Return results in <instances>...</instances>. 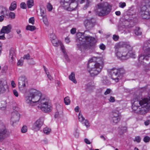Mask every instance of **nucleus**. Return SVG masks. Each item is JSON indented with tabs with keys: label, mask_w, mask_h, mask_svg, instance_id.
Segmentation results:
<instances>
[{
	"label": "nucleus",
	"mask_w": 150,
	"mask_h": 150,
	"mask_svg": "<svg viewBox=\"0 0 150 150\" xmlns=\"http://www.w3.org/2000/svg\"><path fill=\"white\" fill-rule=\"evenodd\" d=\"M62 115V111H57L55 112L54 117L55 118H59L61 117Z\"/></svg>",
	"instance_id": "obj_30"
},
{
	"label": "nucleus",
	"mask_w": 150,
	"mask_h": 150,
	"mask_svg": "<svg viewBox=\"0 0 150 150\" xmlns=\"http://www.w3.org/2000/svg\"><path fill=\"white\" fill-rule=\"evenodd\" d=\"M111 91V90L109 88H108L104 93V94L105 95L109 94Z\"/></svg>",
	"instance_id": "obj_50"
},
{
	"label": "nucleus",
	"mask_w": 150,
	"mask_h": 150,
	"mask_svg": "<svg viewBox=\"0 0 150 150\" xmlns=\"http://www.w3.org/2000/svg\"><path fill=\"white\" fill-rule=\"evenodd\" d=\"M141 139V137L139 136H137L135 137V139L134 141H140Z\"/></svg>",
	"instance_id": "obj_58"
},
{
	"label": "nucleus",
	"mask_w": 150,
	"mask_h": 150,
	"mask_svg": "<svg viewBox=\"0 0 150 150\" xmlns=\"http://www.w3.org/2000/svg\"><path fill=\"white\" fill-rule=\"evenodd\" d=\"M15 14L14 13L11 12L9 13L8 12L5 16V17L8 18H11V19H14L15 18Z\"/></svg>",
	"instance_id": "obj_24"
},
{
	"label": "nucleus",
	"mask_w": 150,
	"mask_h": 150,
	"mask_svg": "<svg viewBox=\"0 0 150 150\" xmlns=\"http://www.w3.org/2000/svg\"><path fill=\"white\" fill-rule=\"evenodd\" d=\"M115 53L119 59L125 60L130 57L135 58V52L132 51L133 48L127 42H120L116 44L115 46Z\"/></svg>",
	"instance_id": "obj_2"
},
{
	"label": "nucleus",
	"mask_w": 150,
	"mask_h": 150,
	"mask_svg": "<svg viewBox=\"0 0 150 150\" xmlns=\"http://www.w3.org/2000/svg\"><path fill=\"white\" fill-rule=\"evenodd\" d=\"M47 7L48 10L49 11H51L52 9V6L51 4L50 3H48Z\"/></svg>",
	"instance_id": "obj_40"
},
{
	"label": "nucleus",
	"mask_w": 150,
	"mask_h": 150,
	"mask_svg": "<svg viewBox=\"0 0 150 150\" xmlns=\"http://www.w3.org/2000/svg\"><path fill=\"white\" fill-rule=\"evenodd\" d=\"M9 57L13 61L16 57V54L14 49H11L10 50Z\"/></svg>",
	"instance_id": "obj_22"
},
{
	"label": "nucleus",
	"mask_w": 150,
	"mask_h": 150,
	"mask_svg": "<svg viewBox=\"0 0 150 150\" xmlns=\"http://www.w3.org/2000/svg\"><path fill=\"white\" fill-rule=\"evenodd\" d=\"M84 24L86 29L89 30L92 29L96 24V20L93 18L87 19L84 21Z\"/></svg>",
	"instance_id": "obj_13"
},
{
	"label": "nucleus",
	"mask_w": 150,
	"mask_h": 150,
	"mask_svg": "<svg viewBox=\"0 0 150 150\" xmlns=\"http://www.w3.org/2000/svg\"><path fill=\"white\" fill-rule=\"evenodd\" d=\"M109 120L113 125L117 124L120 120V115L118 111H114L110 114Z\"/></svg>",
	"instance_id": "obj_11"
},
{
	"label": "nucleus",
	"mask_w": 150,
	"mask_h": 150,
	"mask_svg": "<svg viewBox=\"0 0 150 150\" xmlns=\"http://www.w3.org/2000/svg\"><path fill=\"white\" fill-rule=\"evenodd\" d=\"M65 41L67 43H69L70 42L69 38L68 37L66 38L65 39Z\"/></svg>",
	"instance_id": "obj_59"
},
{
	"label": "nucleus",
	"mask_w": 150,
	"mask_h": 150,
	"mask_svg": "<svg viewBox=\"0 0 150 150\" xmlns=\"http://www.w3.org/2000/svg\"><path fill=\"white\" fill-rule=\"evenodd\" d=\"M91 2L89 0H86V4L85 5L83 9L85 10L90 5Z\"/></svg>",
	"instance_id": "obj_34"
},
{
	"label": "nucleus",
	"mask_w": 150,
	"mask_h": 150,
	"mask_svg": "<svg viewBox=\"0 0 150 150\" xmlns=\"http://www.w3.org/2000/svg\"><path fill=\"white\" fill-rule=\"evenodd\" d=\"M43 21L45 25L47 26L49 25V23L46 16L42 17Z\"/></svg>",
	"instance_id": "obj_33"
},
{
	"label": "nucleus",
	"mask_w": 150,
	"mask_h": 150,
	"mask_svg": "<svg viewBox=\"0 0 150 150\" xmlns=\"http://www.w3.org/2000/svg\"><path fill=\"white\" fill-rule=\"evenodd\" d=\"M126 6V4L125 2H120L119 4V6L122 8H124Z\"/></svg>",
	"instance_id": "obj_43"
},
{
	"label": "nucleus",
	"mask_w": 150,
	"mask_h": 150,
	"mask_svg": "<svg viewBox=\"0 0 150 150\" xmlns=\"http://www.w3.org/2000/svg\"><path fill=\"white\" fill-rule=\"evenodd\" d=\"M60 3L62 7L69 11L74 10L78 5L76 1H61Z\"/></svg>",
	"instance_id": "obj_8"
},
{
	"label": "nucleus",
	"mask_w": 150,
	"mask_h": 150,
	"mask_svg": "<svg viewBox=\"0 0 150 150\" xmlns=\"http://www.w3.org/2000/svg\"><path fill=\"white\" fill-rule=\"evenodd\" d=\"M64 102L66 105H68L70 104V100L68 97H67L64 98Z\"/></svg>",
	"instance_id": "obj_35"
},
{
	"label": "nucleus",
	"mask_w": 150,
	"mask_h": 150,
	"mask_svg": "<svg viewBox=\"0 0 150 150\" xmlns=\"http://www.w3.org/2000/svg\"><path fill=\"white\" fill-rule=\"evenodd\" d=\"M150 123V121L149 120H147L144 122V124L146 126L148 125Z\"/></svg>",
	"instance_id": "obj_56"
},
{
	"label": "nucleus",
	"mask_w": 150,
	"mask_h": 150,
	"mask_svg": "<svg viewBox=\"0 0 150 150\" xmlns=\"http://www.w3.org/2000/svg\"><path fill=\"white\" fill-rule=\"evenodd\" d=\"M69 79L73 81L74 83H77V81L75 79V75L74 72H72L69 76Z\"/></svg>",
	"instance_id": "obj_25"
},
{
	"label": "nucleus",
	"mask_w": 150,
	"mask_h": 150,
	"mask_svg": "<svg viewBox=\"0 0 150 150\" xmlns=\"http://www.w3.org/2000/svg\"><path fill=\"white\" fill-rule=\"evenodd\" d=\"M150 140V137L148 136L145 137L143 139V141H149Z\"/></svg>",
	"instance_id": "obj_55"
},
{
	"label": "nucleus",
	"mask_w": 150,
	"mask_h": 150,
	"mask_svg": "<svg viewBox=\"0 0 150 150\" xmlns=\"http://www.w3.org/2000/svg\"><path fill=\"white\" fill-rule=\"evenodd\" d=\"M103 61L100 57H93L89 61L88 67L90 69L89 72L91 76L97 75L103 68Z\"/></svg>",
	"instance_id": "obj_5"
},
{
	"label": "nucleus",
	"mask_w": 150,
	"mask_h": 150,
	"mask_svg": "<svg viewBox=\"0 0 150 150\" xmlns=\"http://www.w3.org/2000/svg\"><path fill=\"white\" fill-rule=\"evenodd\" d=\"M27 4L28 8H31L34 5L33 0H28L27 2Z\"/></svg>",
	"instance_id": "obj_27"
},
{
	"label": "nucleus",
	"mask_w": 150,
	"mask_h": 150,
	"mask_svg": "<svg viewBox=\"0 0 150 150\" xmlns=\"http://www.w3.org/2000/svg\"><path fill=\"white\" fill-rule=\"evenodd\" d=\"M102 83L105 84H107L108 83V80L107 79V77L106 76H103L102 77Z\"/></svg>",
	"instance_id": "obj_36"
},
{
	"label": "nucleus",
	"mask_w": 150,
	"mask_h": 150,
	"mask_svg": "<svg viewBox=\"0 0 150 150\" xmlns=\"http://www.w3.org/2000/svg\"><path fill=\"white\" fill-rule=\"evenodd\" d=\"M11 85L12 87L14 88L16 86V84L14 81H12L11 82Z\"/></svg>",
	"instance_id": "obj_57"
},
{
	"label": "nucleus",
	"mask_w": 150,
	"mask_h": 150,
	"mask_svg": "<svg viewBox=\"0 0 150 150\" xmlns=\"http://www.w3.org/2000/svg\"><path fill=\"white\" fill-rule=\"evenodd\" d=\"M6 39L5 37H4V34H3L2 35L0 36V39L1 40H5Z\"/></svg>",
	"instance_id": "obj_61"
},
{
	"label": "nucleus",
	"mask_w": 150,
	"mask_h": 150,
	"mask_svg": "<svg viewBox=\"0 0 150 150\" xmlns=\"http://www.w3.org/2000/svg\"><path fill=\"white\" fill-rule=\"evenodd\" d=\"M111 9V6L108 3L105 2L98 4L96 12L99 16H104L108 14Z\"/></svg>",
	"instance_id": "obj_7"
},
{
	"label": "nucleus",
	"mask_w": 150,
	"mask_h": 150,
	"mask_svg": "<svg viewBox=\"0 0 150 150\" xmlns=\"http://www.w3.org/2000/svg\"><path fill=\"white\" fill-rule=\"evenodd\" d=\"M8 12V9L3 6H0V14L1 15H4L5 16L6 14H7Z\"/></svg>",
	"instance_id": "obj_21"
},
{
	"label": "nucleus",
	"mask_w": 150,
	"mask_h": 150,
	"mask_svg": "<svg viewBox=\"0 0 150 150\" xmlns=\"http://www.w3.org/2000/svg\"><path fill=\"white\" fill-rule=\"evenodd\" d=\"M27 130V127L25 125L23 126L21 129V132L23 133H25Z\"/></svg>",
	"instance_id": "obj_39"
},
{
	"label": "nucleus",
	"mask_w": 150,
	"mask_h": 150,
	"mask_svg": "<svg viewBox=\"0 0 150 150\" xmlns=\"http://www.w3.org/2000/svg\"><path fill=\"white\" fill-rule=\"evenodd\" d=\"M75 111L76 112H78L79 111V107L77 106L75 108Z\"/></svg>",
	"instance_id": "obj_62"
},
{
	"label": "nucleus",
	"mask_w": 150,
	"mask_h": 150,
	"mask_svg": "<svg viewBox=\"0 0 150 150\" xmlns=\"http://www.w3.org/2000/svg\"><path fill=\"white\" fill-rule=\"evenodd\" d=\"M4 16L2 15L0 16V22H2L4 20Z\"/></svg>",
	"instance_id": "obj_60"
},
{
	"label": "nucleus",
	"mask_w": 150,
	"mask_h": 150,
	"mask_svg": "<svg viewBox=\"0 0 150 150\" xmlns=\"http://www.w3.org/2000/svg\"><path fill=\"white\" fill-rule=\"evenodd\" d=\"M109 102L112 103L114 102L115 101V98L114 97L111 96L110 98L108 99Z\"/></svg>",
	"instance_id": "obj_48"
},
{
	"label": "nucleus",
	"mask_w": 150,
	"mask_h": 150,
	"mask_svg": "<svg viewBox=\"0 0 150 150\" xmlns=\"http://www.w3.org/2000/svg\"><path fill=\"white\" fill-rule=\"evenodd\" d=\"M20 115L18 111H14L12 113L11 120L13 123L19 121Z\"/></svg>",
	"instance_id": "obj_17"
},
{
	"label": "nucleus",
	"mask_w": 150,
	"mask_h": 150,
	"mask_svg": "<svg viewBox=\"0 0 150 150\" xmlns=\"http://www.w3.org/2000/svg\"><path fill=\"white\" fill-rule=\"evenodd\" d=\"M50 38L53 45L54 46H57L59 42L56 37L54 34H51L50 35Z\"/></svg>",
	"instance_id": "obj_20"
},
{
	"label": "nucleus",
	"mask_w": 150,
	"mask_h": 150,
	"mask_svg": "<svg viewBox=\"0 0 150 150\" xmlns=\"http://www.w3.org/2000/svg\"><path fill=\"white\" fill-rule=\"evenodd\" d=\"M125 73V70L122 68L118 69L113 68L110 70L112 79L117 82L118 81L119 79H121Z\"/></svg>",
	"instance_id": "obj_9"
},
{
	"label": "nucleus",
	"mask_w": 150,
	"mask_h": 150,
	"mask_svg": "<svg viewBox=\"0 0 150 150\" xmlns=\"http://www.w3.org/2000/svg\"><path fill=\"white\" fill-rule=\"evenodd\" d=\"M8 134L4 125L0 121V141L4 140L8 136Z\"/></svg>",
	"instance_id": "obj_12"
},
{
	"label": "nucleus",
	"mask_w": 150,
	"mask_h": 150,
	"mask_svg": "<svg viewBox=\"0 0 150 150\" xmlns=\"http://www.w3.org/2000/svg\"><path fill=\"white\" fill-rule=\"evenodd\" d=\"M80 33L77 35V38L76 42L78 43L77 44L78 47L81 49L90 48L95 43L96 40L95 38L88 35L85 33Z\"/></svg>",
	"instance_id": "obj_4"
},
{
	"label": "nucleus",
	"mask_w": 150,
	"mask_h": 150,
	"mask_svg": "<svg viewBox=\"0 0 150 150\" xmlns=\"http://www.w3.org/2000/svg\"><path fill=\"white\" fill-rule=\"evenodd\" d=\"M36 28L35 26L33 25H28L26 27V29L27 30H29L31 31H33L35 30Z\"/></svg>",
	"instance_id": "obj_29"
},
{
	"label": "nucleus",
	"mask_w": 150,
	"mask_h": 150,
	"mask_svg": "<svg viewBox=\"0 0 150 150\" xmlns=\"http://www.w3.org/2000/svg\"><path fill=\"white\" fill-rule=\"evenodd\" d=\"M40 16L42 17L46 16L45 14V11L43 9H40Z\"/></svg>",
	"instance_id": "obj_41"
},
{
	"label": "nucleus",
	"mask_w": 150,
	"mask_h": 150,
	"mask_svg": "<svg viewBox=\"0 0 150 150\" xmlns=\"http://www.w3.org/2000/svg\"><path fill=\"white\" fill-rule=\"evenodd\" d=\"M34 18L33 17H31L29 19V22L30 23L33 25L34 23Z\"/></svg>",
	"instance_id": "obj_46"
},
{
	"label": "nucleus",
	"mask_w": 150,
	"mask_h": 150,
	"mask_svg": "<svg viewBox=\"0 0 150 150\" xmlns=\"http://www.w3.org/2000/svg\"><path fill=\"white\" fill-rule=\"evenodd\" d=\"M78 118L80 122L82 124H84L86 127H89L90 126L88 121L87 120L85 119L81 112H79Z\"/></svg>",
	"instance_id": "obj_18"
},
{
	"label": "nucleus",
	"mask_w": 150,
	"mask_h": 150,
	"mask_svg": "<svg viewBox=\"0 0 150 150\" xmlns=\"http://www.w3.org/2000/svg\"><path fill=\"white\" fill-rule=\"evenodd\" d=\"M119 133L120 134H122L125 132L127 130V128L125 127H119Z\"/></svg>",
	"instance_id": "obj_26"
},
{
	"label": "nucleus",
	"mask_w": 150,
	"mask_h": 150,
	"mask_svg": "<svg viewBox=\"0 0 150 150\" xmlns=\"http://www.w3.org/2000/svg\"><path fill=\"white\" fill-rule=\"evenodd\" d=\"M8 87L6 80L4 79L0 80V93H4Z\"/></svg>",
	"instance_id": "obj_15"
},
{
	"label": "nucleus",
	"mask_w": 150,
	"mask_h": 150,
	"mask_svg": "<svg viewBox=\"0 0 150 150\" xmlns=\"http://www.w3.org/2000/svg\"><path fill=\"white\" fill-rule=\"evenodd\" d=\"M44 118L40 117L33 124L32 127L33 129L35 130H39L43 124Z\"/></svg>",
	"instance_id": "obj_14"
},
{
	"label": "nucleus",
	"mask_w": 150,
	"mask_h": 150,
	"mask_svg": "<svg viewBox=\"0 0 150 150\" xmlns=\"http://www.w3.org/2000/svg\"><path fill=\"white\" fill-rule=\"evenodd\" d=\"M51 131V129L47 127H45L44 128L43 132L46 134H48Z\"/></svg>",
	"instance_id": "obj_37"
},
{
	"label": "nucleus",
	"mask_w": 150,
	"mask_h": 150,
	"mask_svg": "<svg viewBox=\"0 0 150 150\" xmlns=\"http://www.w3.org/2000/svg\"><path fill=\"white\" fill-rule=\"evenodd\" d=\"M133 110L142 115L147 113L150 109V97L144 98L141 100L135 98L131 101Z\"/></svg>",
	"instance_id": "obj_3"
},
{
	"label": "nucleus",
	"mask_w": 150,
	"mask_h": 150,
	"mask_svg": "<svg viewBox=\"0 0 150 150\" xmlns=\"http://www.w3.org/2000/svg\"><path fill=\"white\" fill-rule=\"evenodd\" d=\"M100 137L103 140H106L107 139L106 138L104 137L103 135H101L100 136Z\"/></svg>",
	"instance_id": "obj_64"
},
{
	"label": "nucleus",
	"mask_w": 150,
	"mask_h": 150,
	"mask_svg": "<svg viewBox=\"0 0 150 150\" xmlns=\"http://www.w3.org/2000/svg\"><path fill=\"white\" fill-rule=\"evenodd\" d=\"M76 28H72L70 30V32L71 34H74L76 33Z\"/></svg>",
	"instance_id": "obj_52"
},
{
	"label": "nucleus",
	"mask_w": 150,
	"mask_h": 150,
	"mask_svg": "<svg viewBox=\"0 0 150 150\" xmlns=\"http://www.w3.org/2000/svg\"><path fill=\"white\" fill-rule=\"evenodd\" d=\"M26 103L33 106L35 103L38 104L39 107L45 113H49L52 109V105L50 99L42 95L41 92L34 88L30 89L25 96Z\"/></svg>",
	"instance_id": "obj_1"
},
{
	"label": "nucleus",
	"mask_w": 150,
	"mask_h": 150,
	"mask_svg": "<svg viewBox=\"0 0 150 150\" xmlns=\"http://www.w3.org/2000/svg\"><path fill=\"white\" fill-rule=\"evenodd\" d=\"M100 49L103 50H104L105 48V46L103 44H101L99 46Z\"/></svg>",
	"instance_id": "obj_51"
},
{
	"label": "nucleus",
	"mask_w": 150,
	"mask_h": 150,
	"mask_svg": "<svg viewBox=\"0 0 150 150\" xmlns=\"http://www.w3.org/2000/svg\"><path fill=\"white\" fill-rule=\"evenodd\" d=\"M115 13L117 16H120V15L121 13L120 11H118L115 12Z\"/></svg>",
	"instance_id": "obj_63"
},
{
	"label": "nucleus",
	"mask_w": 150,
	"mask_h": 150,
	"mask_svg": "<svg viewBox=\"0 0 150 150\" xmlns=\"http://www.w3.org/2000/svg\"><path fill=\"white\" fill-rule=\"evenodd\" d=\"M61 48H62L63 52L64 53V57H65L67 61L68 62H69V60L68 57L67 55L65 53V50L64 49V46H63V47L61 46Z\"/></svg>",
	"instance_id": "obj_32"
},
{
	"label": "nucleus",
	"mask_w": 150,
	"mask_h": 150,
	"mask_svg": "<svg viewBox=\"0 0 150 150\" xmlns=\"http://www.w3.org/2000/svg\"><path fill=\"white\" fill-rule=\"evenodd\" d=\"M13 92L16 97H18V93L16 90L15 89L13 90Z\"/></svg>",
	"instance_id": "obj_47"
},
{
	"label": "nucleus",
	"mask_w": 150,
	"mask_h": 150,
	"mask_svg": "<svg viewBox=\"0 0 150 150\" xmlns=\"http://www.w3.org/2000/svg\"><path fill=\"white\" fill-rule=\"evenodd\" d=\"M11 25L10 24L6 26H3L0 31V34L3 33H8L11 32Z\"/></svg>",
	"instance_id": "obj_19"
},
{
	"label": "nucleus",
	"mask_w": 150,
	"mask_h": 150,
	"mask_svg": "<svg viewBox=\"0 0 150 150\" xmlns=\"http://www.w3.org/2000/svg\"><path fill=\"white\" fill-rule=\"evenodd\" d=\"M119 38V36L116 35H114L113 36V39L114 40L117 41L118 40Z\"/></svg>",
	"instance_id": "obj_49"
},
{
	"label": "nucleus",
	"mask_w": 150,
	"mask_h": 150,
	"mask_svg": "<svg viewBox=\"0 0 150 150\" xmlns=\"http://www.w3.org/2000/svg\"><path fill=\"white\" fill-rule=\"evenodd\" d=\"M16 32L18 34H19V36L20 38H21L22 37V35L21 34H20V33H21V30L20 29H17L16 30Z\"/></svg>",
	"instance_id": "obj_54"
},
{
	"label": "nucleus",
	"mask_w": 150,
	"mask_h": 150,
	"mask_svg": "<svg viewBox=\"0 0 150 150\" xmlns=\"http://www.w3.org/2000/svg\"><path fill=\"white\" fill-rule=\"evenodd\" d=\"M5 107V103L4 101H1L0 102V108H4Z\"/></svg>",
	"instance_id": "obj_45"
},
{
	"label": "nucleus",
	"mask_w": 150,
	"mask_h": 150,
	"mask_svg": "<svg viewBox=\"0 0 150 150\" xmlns=\"http://www.w3.org/2000/svg\"><path fill=\"white\" fill-rule=\"evenodd\" d=\"M74 134V136L76 137L77 138L79 137V130L77 129H75Z\"/></svg>",
	"instance_id": "obj_38"
},
{
	"label": "nucleus",
	"mask_w": 150,
	"mask_h": 150,
	"mask_svg": "<svg viewBox=\"0 0 150 150\" xmlns=\"http://www.w3.org/2000/svg\"><path fill=\"white\" fill-rule=\"evenodd\" d=\"M143 49L144 52L139 55V61L141 63L149 62L148 65L150 66V39L144 43Z\"/></svg>",
	"instance_id": "obj_6"
},
{
	"label": "nucleus",
	"mask_w": 150,
	"mask_h": 150,
	"mask_svg": "<svg viewBox=\"0 0 150 150\" xmlns=\"http://www.w3.org/2000/svg\"><path fill=\"white\" fill-rule=\"evenodd\" d=\"M22 58L23 60L24 59L29 60L30 58V56L29 54H26L24 55L23 57Z\"/></svg>",
	"instance_id": "obj_42"
},
{
	"label": "nucleus",
	"mask_w": 150,
	"mask_h": 150,
	"mask_svg": "<svg viewBox=\"0 0 150 150\" xmlns=\"http://www.w3.org/2000/svg\"><path fill=\"white\" fill-rule=\"evenodd\" d=\"M46 74L47 77L49 79H50V80H52L53 79V78L51 76V75L49 74V73L48 72H46Z\"/></svg>",
	"instance_id": "obj_53"
},
{
	"label": "nucleus",
	"mask_w": 150,
	"mask_h": 150,
	"mask_svg": "<svg viewBox=\"0 0 150 150\" xmlns=\"http://www.w3.org/2000/svg\"><path fill=\"white\" fill-rule=\"evenodd\" d=\"M20 7L23 9H25L26 7V5L24 2L21 3L20 5Z\"/></svg>",
	"instance_id": "obj_44"
},
{
	"label": "nucleus",
	"mask_w": 150,
	"mask_h": 150,
	"mask_svg": "<svg viewBox=\"0 0 150 150\" xmlns=\"http://www.w3.org/2000/svg\"><path fill=\"white\" fill-rule=\"evenodd\" d=\"M140 13L143 19H148L150 18V0L141 8Z\"/></svg>",
	"instance_id": "obj_10"
},
{
	"label": "nucleus",
	"mask_w": 150,
	"mask_h": 150,
	"mask_svg": "<svg viewBox=\"0 0 150 150\" xmlns=\"http://www.w3.org/2000/svg\"><path fill=\"white\" fill-rule=\"evenodd\" d=\"M18 80V86L19 88H23L28 86V80L25 77H20Z\"/></svg>",
	"instance_id": "obj_16"
},
{
	"label": "nucleus",
	"mask_w": 150,
	"mask_h": 150,
	"mask_svg": "<svg viewBox=\"0 0 150 150\" xmlns=\"http://www.w3.org/2000/svg\"><path fill=\"white\" fill-rule=\"evenodd\" d=\"M134 33L137 35H139L141 34L142 32L139 27H137L134 30Z\"/></svg>",
	"instance_id": "obj_28"
},
{
	"label": "nucleus",
	"mask_w": 150,
	"mask_h": 150,
	"mask_svg": "<svg viewBox=\"0 0 150 150\" xmlns=\"http://www.w3.org/2000/svg\"><path fill=\"white\" fill-rule=\"evenodd\" d=\"M24 60L22 57H21L20 59L18 60L17 63V65L18 66L21 67L23 66Z\"/></svg>",
	"instance_id": "obj_31"
},
{
	"label": "nucleus",
	"mask_w": 150,
	"mask_h": 150,
	"mask_svg": "<svg viewBox=\"0 0 150 150\" xmlns=\"http://www.w3.org/2000/svg\"><path fill=\"white\" fill-rule=\"evenodd\" d=\"M17 8L16 2L14 1L11 3L10 6L9 7V9L11 11L14 10Z\"/></svg>",
	"instance_id": "obj_23"
}]
</instances>
